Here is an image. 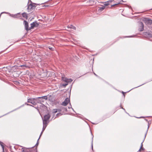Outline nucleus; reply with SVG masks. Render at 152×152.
Instances as JSON below:
<instances>
[{"label": "nucleus", "instance_id": "9b49d317", "mask_svg": "<svg viewBox=\"0 0 152 152\" xmlns=\"http://www.w3.org/2000/svg\"><path fill=\"white\" fill-rule=\"evenodd\" d=\"M43 125L44 126L46 127L48 124V121H43Z\"/></svg>", "mask_w": 152, "mask_h": 152}, {"label": "nucleus", "instance_id": "72a5a7b5", "mask_svg": "<svg viewBox=\"0 0 152 152\" xmlns=\"http://www.w3.org/2000/svg\"><path fill=\"white\" fill-rule=\"evenodd\" d=\"M141 150H144V148H142H142H141Z\"/></svg>", "mask_w": 152, "mask_h": 152}, {"label": "nucleus", "instance_id": "4468645a", "mask_svg": "<svg viewBox=\"0 0 152 152\" xmlns=\"http://www.w3.org/2000/svg\"><path fill=\"white\" fill-rule=\"evenodd\" d=\"M28 9H29L30 10H31L32 9H33V7H32V4H30L28 5Z\"/></svg>", "mask_w": 152, "mask_h": 152}, {"label": "nucleus", "instance_id": "4c0bfd02", "mask_svg": "<svg viewBox=\"0 0 152 152\" xmlns=\"http://www.w3.org/2000/svg\"><path fill=\"white\" fill-rule=\"evenodd\" d=\"M142 85H143V84H142ZM141 86V85H140V86H138L136 87V88H137V87H139V86Z\"/></svg>", "mask_w": 152, "mask_h": 152}, {"label": "nucleus", "instance_id": "79ce46f5", "mask_svg": "<svg viewBox=\"0 0 152 152\" xmlns=\"http://www.w3.org/2000/svg\"><path fill=\"white\" fill-rule=\"evenodd\" d=\"M102 10H103V9H104V8H103V7H102Z\"/></svg>", "mask_w": 152, "mask_h": 152}, {"label": "nucleus", "instance_id": "423d86ee", "mask_svg": "<svg viewBox=\"0 0 152 152\" xmlns=\"http://www.w3.org/2000/svg\"><path fill=\"white\" fill-rule=\"evenodd\" d=\"M69 102L70 99L68 98H66L64 100V101L61 104L65 106Z\"/></svg>", "mask_w": 152, "mask_h": 152}, {"label": "nucleus", "instance_id": "39448f33", "mask_svg": "<svg viewBox=\"0 0 152 152\" xmlns=\"http://www.w3.org/2000/svg\"><path fill=\"white\" fill-rule=\"evenodd\" d=\"M23 24L24 25L25 28L27 31L30 30V27L28 28V23L25 20L23 21Z\"/></svg>", "mask_w": 152, "mask_h": 152}, {"label": "nucleus", "instance_id": "5701e85b", "mask_svg": "<svg viewBox=\"0 0 152 152\" xmlns=\"http://www.w3.org/2000/svg\"><path fill=\"white\" fill-rule=\"evenodd\" d=\"M114 0H109V1H108V3L112 2L113 1H114Z\"/></svg>", "mask_w": 152, "mask_h": 152}, {"label": "nucleus", "instance_id": "412c9836", "mask_svg": "<svg viewBox=\"0 0 152 152\" xmlns=\"http://www.w3.org/2000/svg\"><path fill=\"white\" fill-rule=\"evenodd\" d=\"M93 137L92 139H93ZM93 139H92V142H91V147L92 149V150H93Z\"/></svg>", "mask_w": 152, "mask_h": 152}, {"label": "nucleus", "instance_id": "f8f14e48", "mask_svg": "<svg viewBox=\"0 0 152 152\" xmlns=\"http://www.w3.org/2000/svg\"><path fill=\"white\" fill-rule=\"evenodd\" d=\"M19 67L24 68V69H25L24 68H28L29 67L26 64L21 65Z\"/></svg>", "mask_w": 152, "mask_h": 152}, {"label": "nucleus", "instance_id": "58836bf2", "mask_svg": "<svg viewBox=\"0 0 152 152\" xmlns=\"http://www.w3.org/2000/svg\"><path fill=\"white\" fill-rule=\"evenodd\" d=\"M39 99V100H40L42 99V100H43L44 101V100H43V99Z\"/></svg>", "mask_w": 152, "mask_h": 152}, {"label": "nucleus", "instance_id": "20e7f679", "mask_svg": "<svg viewBox=\"0 0 152 152\" xmlns=\"http://www.w3.org/2000/svg\"><path fill=\"white\" fill-rule=\"evenodd\" d=\"M39 24L37 22V21H35L31 24V27L30 29L33 28L35 27H37L39 26Z\"/></svg>", "mask_w": 152, "mask_h": 152}, {"label": "nucleus", "instance_id": "393cba45", "mask_svg": "<svg viewBox=\"0 0 152 152\" xmlns=\"http://www.w3.org/2000/svg\"><path fill=\"white\" fill-rule=\"evenodd\" d=\"M119 4V3L118 2L117 3L115 4H113V5H112L111 6H115V5H117V4Z\"/></svg>", "mask_w": 152, "mask_h": 152}, {"label": "nucleus", "instance_id": "dca6fc26", "mask_svg": "<svg viewBox=\"0 0 152 152\" xmlns=\"http://www.w3.org/2000/svg\"><path fill=\"white\" fill-rule=\"evenodd\" d=\"M66 82L69 83V82H71L72 81V80L71 79H66L65 80Z\"/></svg>", "mask_w": 152, "mask_h": 152}, {"label": "nucleus", "instance_id": "7ed1b4c3", "mask_svg": "<svg viewBox=\"0 0 152 152\" xmlns=\"http://www.w3.org/2000/svg\"><path fill=\"white\" fill-rule=\"evenodd\" d=\"M144 23L146 25H151L152 24V20L148 18H144L143 19Z\"/></svg>", "mask_w": 152, "mask_h": 152}, {"label": "nucleus", "instance_id": "473e14b6", "mask_svg": "<svg viewBox=\"0 0 152 152\" xmlns=\"http://www.w3.org/2000/svg\"><path fill=\"white\" fill-rule=\"evenodd\" d=\"M61 110L60 109H57V111L58 112H60L61 111Z\"/></svg>", "mask_w": 152, "mask_h": 152}, {"label": "nucleus", "instance_id": "c756f323", "mask_svg": "<svg viewBox=\"0 0 152 152\" xmlns=\"http://www.w3.org/2000/svg\"><path fill=\"white\" fill-rule=\"evenodd\" d=\"M43 131H42L41 132V133L40 134V135L39 137V138H40V137H41V136L42 135Z\"/></svg>", "mask_w": 152, "mask_h": 152}, {"label": "nucleus", "instance_id": "cd10ccee", "mask_svg": "<svg viewBox=\"0 0 152 152\" xmlns=\"http://www.w3.org/2000/svg\"><path fill=\"white\" fill-rule=\"evenodd\" d=\"M63 109L65 111H67V109L66 108H63Z\"/></svg>", "mask_w": 152, "mask_h": 152}, {"label": "nucleus", "instance_id": "a18cd8bd", "mask_svg": "<svg viewBox=\"0 0 152 152\" xmlns=\"http://www.w3.org/2000/svg\"><path fill=\"white\" fill-rule=\"evenodd\" d=\"M148 127H149V126H148Z\"/></svg>", "mask_w": 152, "mask_h": 152}, {"label": "nucleus", "instance_id": "6ab92c4d", "mask_svg": "<svg viewBox=\"0 0 152 152\" xmlns=\"http://www.w3.org/2000/svg\"><path fill=\"white\" fill-rule=\"evenodd\" d=\"M69 28H72L74 29H76V27L72 25H71L69 27Z\"/></svg>", "mask_w": 152, "mask_h": 152}, {"label": "nucleus", "instance_id": "c9c22d12", "mask_svg": "<svg viewBox=\"0 0 152 152\" xmlns=\"http://www.w3.org/2000/svg\"><path fill=\"white\" fill-rule=\"evenodd\" d=\"M44 6L45 7H49V5H44L43 7Z\"/></svg>", "mask_w": 152, "mask_h": 152}, {"label": "nucleus", "instance_id": "9d476101", "mask_svg": "<svg viewBox=\"0 0 152 152\" xmlns=\"http://www.w3.org/2000/svg\"><path fill=\"white\" fill-rule=\"evenodd\" d=\"M22 16L23 17L26 18V19H27L28 16L27 15V14L26 13H23L22 14Z\"/></svg>", "mask_w": 152, "mask_h": 152}, {"label": "nucleus", "instance_id": "1a4fd4ad", "mask_svg": "<svg viewBox=\"0 0 152 152\" xmlns=\"http://www.w3.org/2000/svg\"><path fill=\"white\" fill-rule=\"evenodd\" d=\"M17 15L16 14L15 15H11V16H12V17H13L14 18H19V19H21L22 20H23V18H22V16L21 15H20V17H17Z\"/></svg>", "mask_w": 152, "mask_h": 152}, {"label": "nucleus", "instance_id": "37998d69", "mask_svg": "<svg viewBox=\"0 0 152 152\" xmlns=\"http://www.w3.org/2000/svg\"><path fill=\"white\" fill-rule=\"evenodd\" d=\"M71 108V107H68V108H69H69Z\"/></svg>", "mask_w": 152, "mask_h": 152}, {"label": "nucleus", "instance_id": "bb28decb", "mask_svg": "<svg viewBox=\"0 0 152 152\" xmlns=\"http://www.w3.org/2000/svg\"><path fill=\"white\" fill-rule=\"evenodd\" d=\"M17 17H20V15H21L20 14V13H18L17 14Z\"/></svg>", "mask_w": 152, "mask_h": 152}, {"label": "nucleus", "instance_id": "a211bd4d", "mask_svg": "<svg viewBox=\"0 0 152 152\" xmlns=\"http://www.w3.org/2000/svg\"><path fill=\"white\" fill-rule=\"evenodd\" d=\"M3 143L2 142H0V145L1 146L3 149H4V146L3 145Z\"/></svg>", "mask_w": 152, "mask_h": 152}, {"label": "nucleus", "instance_id": "ddd939ff", "mask_svg": "<svg viewBox=\"0 0 152 152\" xmlns=\"http://www.w3.org/2000/svg\"><path fill=\"white\" fill-rule=\"evenodd\" d=\"M148 129L147 130V132H146V133H145V137H144V140H143V141H142V142L141 143V146H140V148H142V146H143V144H142V143L143 142H144V140L145 139V137L146 136V134H147V131H148Z\"/></svg>", "mask_w": 152, "mask_h": 152}, {"label": "nucleus", "instance_id": "2eb2a0df", "mask_svg": "<svg viewBox=\"0 0 152 152\" xmlns=\"http://www.w3.org/2000/svg\"><path fill=\"white\" fill-rule=\"evenodd\" d=\"M28 9H29L30 10H31L32 9H33V7H32V4H30L28 5Z\"/></svg>", "mask_w": 152, "mask_h": 152}, {"label": "nucleus", "instance_id": "7c9ffc66", "mask_svg": "<svg viewBox=\"0 0 152 152\" xmlns=\"http://www.w3.org/2000/svg\"><path fill=\"white\" fill-rule=\"evenodd\" d=\"M32 7H33V9H34L35 8V6L34 5H33V4H32Z\"/></svg>", "mask_w": 152, "mask_h": 152}, {"label": "nucleus", "instance_id": "c85d7f7f", "mask_svg": "<svg viewBox=\"0 0 152 152\" xmlns=\"http://www.w3.org/2000/svg\"><path fill=\"white\" fill-rule=\"evenodd\" d=\"M45 128H46V127H45L44 126H43V128H42V131H44V130H45Z\"/></svg>", "mask_w": 152, "mask_h": 152}, {"label": "nucleus", "instance_id": "f704fd0d", "mask_svg": "<svg viewBox=\"0 0 152 152\" xmlns=\"http://www.w3.org/2000/svg\"><path fill=\"white\" fill-rule=\"evenodd\" d=\"M49 49H50V50H53V48H49Z\"/></svg>", "mask_w": 152, "mask_h": 152}, {"label": "nucleus", "instance_id": "6e6552de", "mask_svg": "<svg viewBox=\"0 0 152 152\" xmlns=\"http://www.w3.org/2000/svg\"><path fill=\"white\" fill-rule=\"evenodd\" d=\"M50 116L49 114H48L44 116V118H42V120L45 121H48L49 119Z\"/></svg>", "mask_w": 152, "mask_h": 152}, {"label": "nucleus", "instance_id": "c03bdc74", "mask_svg": "<svg viewBox=\"0 0 152 152\" xmlns=\"http://www.w3.org/2000/svg\"><path fill=\"white\" fill-rule=\"evenodd\" d=\"M122 108L124 110H125L124 109V108Z\"/></svg>", "mask_w": 152, "mask_h": 152}, {"label": "nucleus", "instance_id": "f03ea898", "mask_svg": "<svg viewBox=\"0 0 152 152\" xmlns=\"http://www.w3.org/2000/svg\"><path fill=\"white\" fill-rule=\"evenodd\" d=\"M21 147H22L21 148V151L23 152H37V148L35 149L32 151L30 150L31 148H26L22 146H21Z\"/></svg>", "mask_w": 152, "mask_h": 152}, {"label": "nucleus", "instance_id": "f3484780", "mask_svg": "<svg viewBox=\"0 0 152 152\" xmlns=\"http://www.w3.org/2000/svg\"><path fill=\"white\" fill-rule=\"evenodd\" d=\"M58 112L57 109H54L53 110V114L54 115L55 113H57Z\"/></svg>", "mask_w": 152, "mask_h": 152}, {"label": "nucleus", "instance_id": "0eeeda50", "mask_svg": "<svg viewBox=\"0 0 152 152\" xmlns=\"http://www.w3.org/2000/svg\"><path fill=\"white\" fill-rule=\"evenodd\" d=\"M139 24L140 27L139 28V30L140 31H142L144 30L143 24L142 22H140L139 23Z\"/></svg>", "mask_w": 152, "mask_h": 152}, {"label": "nucleus", "instance_id": "ea45409f", "mask_svg": "<svg viewBox=\"0 0 152 152\" xmlns=\"http://www.w3.org/2000/svg\"><path fill=\"white\" fill-rule=\"evenodd\" d=\"M3 152H4V149H3Z\"/></svg>", "mask_w": 152, "mask_h": 152}, {"label": "nucleus", "instance_id": "4be33fe9", "mask_svg": "<svg viewBox=\"0 0 152 152\" xmlns=\"http://www.w3.org/2000/svg\"><path fill=\"white\" fill-rule=\"evenodd\" d=\"M62 115V114H61V113H58L56 114V115L57 116H60V115Z\"/></svg>", "mask_w": 152, "mask_h": 152}, {"label": "nucleus", "instance_id": "2f4dec72", "mask_svg": "<svg viewBox=\"0 0 152 152\" xmlns=\"http://www.w3.org/2000/svg\"><path fill=\"white\" fill-rule=\"evenodd\" d=\"M68 84L67 83L66 84H63V85L64 86H66Z\"/></svg>", "mask_w": 152, "mask_h": 152}, {"label": "nucleus", "instance_id": "a19ab883", "mask_svg": "<svg viewBox=\"0 0 152 152\" xmlns=\"http://www.w3.org/2000/svg\"><path fill=\"white\" fill-rule=\"evenodd\" d=\"M94 74L96 76H97L96 75L95 73H94Z\"/></svg>", "mask_w": 152, "mask_h": 152}, {"label": "nucleus", "instance_id": "a878e982", "mask_svg": "<svg viewBox=\"0 0 152 152\" xmlns=\"http://www.w3.org/2000/svg\"><path fill=\"white\" fill-rule=\"evenodd\" d=\"M146 33L147 34H148V35H149L150 36H151V34L150 32H146Z\"/></svg>", "mask_w": 152, "mask_h": 152}, {"label": "nucleus", "instance_id": "aec40b11", "mask_svg": "<svg viewBox=\"0 0 152 152\" xmlns=\"http://www.w3.org/2000/svg\"><path fill=\"white\" fill-rule=\"evenodd\" d=\"M39 138L38 139V140H37V142L36 145H35V146H37L38 145V144H39Z\"/></svg>", "mask_w": 152, "mask_h": 152}, {"label": "nucleus", "instance_id": "f257e3e1", "mask_svg": "<svg viewBox=\"0 0 152 152\" xmlns=\"http://www.w3.org/2000/svg\"><path fill=\"white\" fill-rule=\"evenodd\" d=\"M39 99L47 100V97L46 96H45L36 98H30L28 99L27 102L30 103L33 105H35L37 103H41L42 102H44V101L43 100H40Z\"/></svg>", "mask_w": 152, "mask_h": 152}, {"label": "nucleus", "instance_id": "e433bc0d", "mask_svg": "<svg viewBox=\"0 0 152 152\" xmlns=\"http://www.w3.org/2000/svg\"><path fill=\"white\" fill-rule=\"evenodd\" d=\"M141 150V148H140L138 151H140Z\"/></svg>", "mask_w": 152, "mask_h": 152}, {"label": "nucleus", "instance_id": "b1692460", "mask_svg": "<svg viewBox=\"0 0 152 152\" xmlns=\"http://www.w3.org/2000/svg\"><path fill=\"white\" fill-rule=\"evenodd\" d=\"M25 104L26 105H27L30 106H31L33 107V106L32 105H31V104H28V103H25Z\"/></svg>", "mask_w": 152, "mask_h": 152}]
</instances>
